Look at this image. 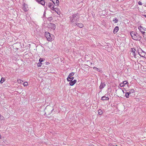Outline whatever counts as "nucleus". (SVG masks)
Wrapping results in <instances>:
<instances>
[{"mask_svg":"<svg viewBox=\"0 0 146 146\" xmlns=\"http://www.w3.org/2000/svg\"><path fill=\"white\" fill-rule=\"evenodd\" d=\"M17 82L18 83H22L23 82V81L22 80H21V79H19L17 80Z\"/></svg>","mask_w":146,"mask_h":146,"instance_id":"24","label":"nucleus"},{"mask_svg":"<svg viewBox=\"0 0 146 146\" xmlns=\"http://www.w3.org/2000/svg\"><path fill=\"white\" fill-rule=\"evenodd\" d=\"M113 21H114L115 23H116L118 21V20L116 18H113Z\"/></svg>","mask_w":146,"mask_h":146,"instance_id":"16","label":"nucleus"},{"mask_svg":"<svg viewBox=\"0 0 146 146\" xmlns=\"http://www.w3.org/2000/svg\"><path fill=\"white\" fill-rule=\"evenodd\" d=\"M47 110V108H46L45 110L46 111Z\"/></svg>","mask_w":146,"mask_h":146,"instance_id":"41","label":"nucleus"},{"mask_svg":"<svg viewBox=\"0 0 146 146\" xmlns=\"http://www.w3.org/2000/svg\"><path fill=\"white\" fill-rule=\"evenodd\" d=\"M123 84L125 85L127 83V82L126 81H125L123 82Z\"/></svg>","mask_w":146,"mask_h":146,"instance_id":"31","label":"nucleus"},{"mask_svg":"<svg viewBox=\"0 0 146 146\" xmlns=\"http://www.w3.org/2000/svg\"><path fill=\"white\" fill-rule=\"evenodd\" d=\"M134 92V90L133 89H132V90H130V91H129V92H128L129 94H130V95H131V94L132 93H133V92Z\"/></svg>","mask_w":146,"mask_h":146,"instance_id":"18","label":"nucleus"},{"mask_svg":"<svg viewBox=\"0 0 146 146\" xmlns=\"http://www.w3.org/2000/svg\"><path fill=\"white\" fill-rule=\"evenodd\" d=\"M4 81H5L4 79L3 78H2L1 79V80L0 81V83L1 84H2L3 82Z\"/></svg>","mask_w":146,"mask_h":146,"instance_id":"25","label":"nucleus"},{"mask_svg":"<svg viewBox=\"0 0 146 146\" xmlns=\"http://www.w3.org/2000/svg\"><path fill=\"white\" fill-rule=\"evenodd\" d=\"M24 10V11L25 12H27V10Z\"/></svg>","mask_w":146,"mask_h":146,"instance_id":"40","label":"nucleus"},{"mask_svg":"<svg viewBox=\"0 0 146 146\" xmlns=\"http://www.w3.org/2000/svg\"><path fill=\"white\" fill-rule=\"evenodd\" d=\"M74 72H71L70 73L68 76V78H67V80L68 82L70 81V80H69V78H70V77L72 76H74Z\"/></svg>","mask_w":146,"mask_h":146,"instance_id":"9","label":"nucleus"},{"mask_svg":"<svg viewBox=\"0 0 146 146\" xmlns=\"http://www.w3.org/2000/svg\"><path fill=\"white\" fill-rule=\"evenodd\" d=\"M118 30H119V27L117 26L113 30V33L114 34L116 33L118 31Z\"/></svg>","mask_w":146,"mask_h":146,"instance_id":"13","label":"nucleus"},{"mask_svg":"<svg viewBox=\"0 0 146 146\" xmlns=\"http://www.w3.org/2000/svg\"><path fill=\"white\" fill-rule=\"evenodd\" d=\"M98 114L100 115H101L102 114V113H103L102 111L100 109L99 110H98Z\"/></svg>","mask_w":146,"mask_h":146,"instance_id":"17","label":"nucleus"},{"mask_svg":"<svg viewBox=\"0 0 146 146\" xmlns=\"http://www.w3.org/2000/svg\"><path fill=\"white\" fill-rule=\"evenodd\" d=\"M45 14V12L44 11V14Z\"/></svg>","mask_w":146,"mask_h":146,"instance_id":"43","label":"nucleus"},{"mask_svg":"<svg viewBox=\"0 0 146 146\" xmlns=\"http://www.w3.org/2000/svg\"><path fill=\"white\" fill-rule=\"evenodd\" d=\"M36 1L42 5H44L45 4V2L44 0H36Z\"/></svg>","mask_w":146,"mask_h":146,"instance_id":"6","label":"nucleus"},{"mask_svg":"<svg viewBox=\"0 0 146 146\" xmlns=\"http://www.w3.org/2000/svg\"><path fill=\"white\" fill-rule=\"evenodd\" d=\"M140 50L142 51V52L145 53V52L144 51H143L141 49Z\"/></svg>","mask_w":146,"mask_h":146,"instance_id":"39","label":"nucleus"},{"mask_svg":"<svg viewBox=\"0 0 146 146\" xmlns=\"http://www.w3.org/2000/svg\"><path fill=\"white\" fill-rule=\"evenodd\" d=\"M56 12L58 15L60 14V12L59 11V10H52Z\"/></svg>","mask_w":146,"mask_h":146,"instance_id":"19","label":"nucleus"},{"mask_svg":"<svg viewBox=\"0 0 146 146\" xmlns=\"http://www.w3.org/2000/svg\"><path fill=\"white\" fill-rule=\"evenodd\" d=\"M145 30V31L144 32L143 34V37L145 38H146V30Z\"/></svg>","mask_w":146,"mask_h":146,"instance_id":"22","label":"nucleus"},{"mask_svg":"<svg viewBox=\"0 0 146 146\" xmlns=\"http://www.w3.org/2000/svg\"><path fill=\"white\" fill-rule=\"evenodd\" d=\"M131 55L132 56H135L136 55V54L135 53L131 52L130 53Z\"/></svg>","mask_w":146,"mask_h":146,"instance_id":"21","label":"nucleus"},{"mask_svg":"<svg viewBox=\"0 0 146 146\" xmlns=\"http://www.w3.org/2000/svg\"><path fill=\"white\" fill-rule=\"evenodd\" d=\"M48 7L50 9H56V8H54V3H52V2L50 3H49L48 4Z\"/></svg>","mask_w":146,"mask_h":146,"instance_id":"4","label":"nucleus"},{"mask_svg":"<svg viewBox=\"0 0 146 146\" xmlns=\"http://www.w3.org/2000/svg\"><path fill=\"white\" fill-rule=\"evenodd\" d=\"M1 134H0V139L1 138Z\"/></svg>","mask_w":146,"mask_h":146,"instance_id":"42","label":"nucleus"},{"mask_svg":"<svg viewBox=\"0 0 146 146\" xmlns=\"http://www.w3.org/2000/svg\"><path fill=\"white\" fill-rule=\"evenodd\" d=\"M106 86L105 84L104 83L101 82L100 85L99 87L100 89H102L104 88Z\"/></svg>","mask_w":146,"mask_h":146,"instance_id":"12","label":"nucleus"},{"mask_svg":"<svg viewBox=\"0 0 146 146\" xmlns=\"http://www.w3.org/2000/svg\"><path fill=\"white\" fill-rule=\"evenodd\" d=\"M23 8H24V9H27L28 8V5L27 4H24L23 5Z\"/></svg>","mask_w":146,"mask_h":146,"instance_id":"15","label":"nucleus"},{"mask_svg":"<svg viewBox=\"0 0 146 146\" xmlns=\"http://www.w3.org/2000/svg\"><path fill=\"white\" fill-rule=\"evenodd\" d=\"M52 110H51V109H50V111L49 112V113H51L52 112Z\"/></svg>","mask_w":146,"mask_h":146,"instance_id":"38","label":"nucleus"},{"mask_svg":"<svg viewBox=\"0 0 146 146\" xmlns=\"http://www.w3.org/2000/svg\"><path fill=\"white\" fill-rule=\"evenodd\" d=\"M42 64V63L41 62H38L37 63V66L38 67H41Z\"/></svg>","mask_w":146,"mask_h":146,"instance_id":"23","label":"nucleus"},{"mask_svg":"<svg viewBox=\"0 0 146 146\" xmlns=\"http://www.w3.org/2000/svg\"><path fill=\"white\" fill-rule=\"evenodd\" d=\"M69 83V84L70 86H72L74 85L76 82V80H74L73 81H70Z\"/></svg>","mask_w":146,"mask_h":146,"instance_id":"10","label":"nucleus"},{"mask_svg":"<svg viewBox=\"0 0 146 146\" xmlns=\"http://www.w3.org/2000/svg\"><path fill=\"white\" fill-rule=\"evenodd\" d=\"M130 35L132 38L136 40H140L141 39V36L138 33L134 32L132 31L130 33Z\"/></svg>","mask_w":146,"mask_h":146,"instance_id":"1","label":"nucleus"},{"mask_svg":"<svg viewBox=\"0 0 146 146\" xmlns=\"http://www.w3.org/2000/svg\"><path fill=\"white\" fill-rule=\"evenodd\" d=\"M138 29L139 31L143 33H144V32L145 31V29H144V28H143L142 26L140 25L138 27Z\"/></svg>","mask_w":146,"mask_h":146,"instance_id":"7","label":"nucleus"},{"mask_svg":"<svg viewBox=\"0 0 146 146\" xmlns=\"http://www.w3.org/2000/svg\"><path fill=\"white\" fill-rule=\"evenodd\" d=\"M131 52H134L135 53V50L134 48H131Z\"/></svg>","mask_w":146,"mask_h":146,"instance_id":"27","label":"nucleus"},{"mask_svg":"<svg viewBox=\"0 0 146 146\" xmlns=\"http://www.w3.org/2000/svg\"><path fill=\"white\" fill-rule=\"evenodd\" d=\"M45 36L46 37L47 40L50 41L52 40L50 34L48 32H45Z\"/></svg>","mask_w":146,"mask_h":146,"instance_id":"3","label":"nucleus"},{"mask_svg":"<svg viewBox=\"0 0 146 146\" xmlns=\"http://www.w3.org/2000/svg\"><path fill=\"white\" fill-rule=\"evenodd\" d=\"M138 54L139 55L142 57H143L144 56H145L144 55H143V53L141 52H138Z\"/></svg>","mask_w":146,"mask_h":146,"instance_id":"20","label":"nucleus"},{"mask_svg":"<svg viewBox=\"0 0 146 146\" xmlns=\"http://www.w3.org/2000/svg\"><path fill=\"white\" fill-rule=\"evenodd\" d=\"M109 99V98L108 97H106L105 96H103L101 98V100H108Z\"/></svg>","mask_w":146,"mask_h":146,"instance_id":"14","label":"nucleus"},{"mask_svg":"<svg viewBox=\"0 0 146 146\" xmlns=\"http://www.w3.org/2000/svg\"><path fill=\"white\" fill-rule=\"evenodd\" d=\"M105 10H103V11H104V12H105Z\"/></svg>","mask_w":146,"mask_h":146,"instance_id":"44","label":"nucleus"},{"mask_svg":"<svg viewBox=\"0 0 146 146\" xmlns=\"http://www.w3.org/2000/svg\"><path fill=\"white\" fill-rule=\"evenodd\" d=\"M144 29H145V30H146V28H144Z\"/></svg>","mask_w":146,"mask_h":146,"instance_id":"46","label":"nucleus"},{"mask_svg":"<svg viewBox=\"0 0 146 146\" xmlns=\"http://www.w3.org/2000/svg\"><path fill=\"white\" fill-rule=\"evenodd\" d=\"M124 86V85L123 84V83H121V84H120V86L121 87H123Z\"/></svg>","mask_w":146,"mask_h":146,"instance_id":"33","label":"nucleus"},{"mask_svg":"<svg viewBox=\"0 0 146 146\" xmlns=\"http://www.w3.org/2000/svg\"><path fill=\"white\" fill-rule=\"evenodd\" d=\"M49 64H50V63L49 62H45V65H48Z\"/></svg>","mask_w":146,"mask_h":146,"instance_id":"35","label":"nucleus"},{"mask_svg":"<svg viewBox=\"0 0 146 146\" xmlns=\"http://www.w3.org/2000/svg\"><path fill=\"white\" fill-rule=\"evenodd\" d=\"M130 95L129 93L128 92H127L125 94V97L126 98H128L129 97V95Z\"/></svg>","mask_w":146,"mask_h":146,"instance_id":"26","label":"nucleus"},{"mask_svg":"<svg viewBox=\"0 0 146 146\" xmlns=\"http://www.w3.org/2000/svg\"><path fill=\"white\" fill-rule=\"evenodd\" d=\"M74 79V77H70V78H69V79H70V81H72Z\"/></svg>","mask_w":146,"mask_h":146,"instance_id":"34","label":"nucleus"},{"mask_svg":"<svg viewBox=\"0 0 146 146\" xmlns=\"http://www.w3.org/2000/svg\"><path fill=\"white\" fill-rule=\"evenodd\" d=\"M53 19V18L52 17H49L48 19V20L49 21H51Z\"/></svg>","mask_w":146,"mask_h":146,"instance_id":"30","label":"nucleus"},{"mask_svg":"<svg viewBox=\"0 0 146 146\" xmlns=\"http://www.w3.org/2000/svg\"><path fill=\"white\" fill-rule=\"evenodd\" d=\"M138 3L139 5H142L141 2L140 1H139V2H138Z\"/></svg>","mask_w":146,"mask_h":146,"instance_id":"36","label":"nucleus"},{"mask_svg":"<svg viewBox=\"0 0 146 146\" xmlns=\"http://www.w3.org/2000/svg\"><path fill=\"white\" fill-rule=\"evenodd\" d=\"M48 27L53 30H54L55 29V25L53 23L48 24Z\"/></svg>","mask_w":146,"mask_h":146,"instance_id":"5","label":"nucleus"},{"mask_svg":"<svg viewBox=\"0 0 146 146\" xmlns=\"http://www.w3.org/2000/svg\"><path fill=\"white\" fill-rule=\"evenodd\" d=\"M93 69L94 70H97L99 72L100 71V70L98 68H97L96 67H94L93 68Z\"/></svg>","mask_w":146,"mask_h":146,"instance_id":"28","label":"nucleus"},{"mask_svg":"<svg viewBox=\"0 0 146 146\" xmlns=\"http://www.w3.org/2000/svg\"><path fill=\"white\" fill-rule=\"evenodd\" d=\"M75 25V26L77 25L80 28H82L84 27V25L82 23H76Z\"/></svg>","mask_w":146,"mask_h":146,"instance_id":"11","label":"nucleus"},{"mask_svg":"<svg viewBox=\"0 0 146 146\" xmlns=\"http://www.w3.org/2000/svg\"><path fill=\"white\" fill-rule=\"evenodd\" d=\"M78 15V13L75 14L72 17H70V20L72 23L78 21L79 18Z\"/></svg>","mask_w":146,"mask_h":146,"instance_id":"2","label":"nucleus"},{"mask_svg":"<svg viewBox=\"0 0 146 146\" xmlns=\"http://www.w3.org/2000/svg\"><path fill=\"white\" fill-rule=\"evenodd\" d=\"M44 59L43 58H40L39 59V61L40 62H41L43 61Z\"/></svg>","mask_w":146,"mask_h":146,"instance_id":"32","label":"nucleus"},{"mask_svg":"<svg viewBox=\"0 0 146 146\" xmlns=\"http://www.w3.org/2000/svg\"><path fill=\"white\" fill-rule=\"evenodd\" d=\"M28 85V83L27 82H25L23 83V85L24 86H27Z\"/></svg>","mask_w":146,"mask_h":146,"instance_id":"29","label":"nucleus"},{"mask_svg":"<svg viewBox=\"0 0 146 146\" xmlns=\"http://www.w3.org/2000/svg\"><path fill=\"white\" fill-rule=\"evenodd\" d=\"M116 1H117L118 0H115Z\"/></svg>","mask_w":146,"mask_h":146,"instance_id":"45","label":"nucleus"},{"mask_svg":"<svg viewBox=\"0 0 146 146\" xmlns=\"http://www.w3.org/2000/svg\"><path fill=\"white\" fill-rule=\"evenodd\" d=\"M3 117L1 116V115L0 114V119H3Z\"/></svg>","mask_w":146,"mask_h":146,"instance_id":"37","label":"nucleus"},{"mask_svg":"<svg viewBox=\"0 0 146 146\" xmlns=\"http://www.w3.org/2000/svg\"><path fill=\"white\" fill-rule=\"evenodd\" d=\"M52 2L53 3L54 5L56 6H58L59 4V1L58 0H53L52 1Z\"/></svg>","mask_w":146,"mask_h":146,"instance_id":"8","label":"nucleus"}]
</instances>
